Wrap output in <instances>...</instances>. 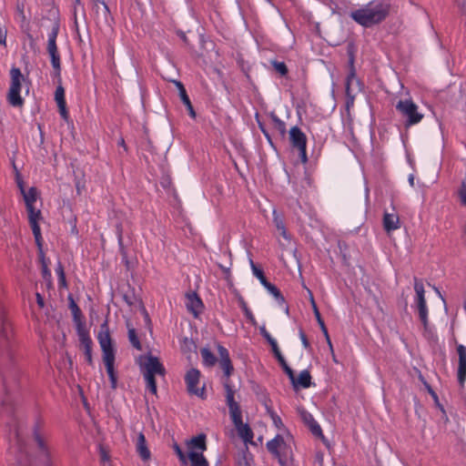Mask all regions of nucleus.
Instances as JSON below:
<instances>
[{
	"mask_svg": "<svg viewBox=\"0 0 466 466\" xmlns=\"http://www.w3.org/2000/svg\"><path fill=\"white\" fill-rule=\"evenodd\" d=\"M391 12V5L386 0H372L350 15L352 20L364 27H371L383 22Z\"/></svg>",
	"mask_w": 466,
	"mask_h": 466,
	"instance_id": "f257e3e1",
	"label": "nucleus"
},
{
	"mask_svg": "<svg viewBox=\"0 0 466 466\" xmlns=\"http://www.w3.org/2000/svg\"><path fill=\"white\" fill-rule=\"evenodd\" d=\"M97 340L103 353V361L106 366V372L111 381V387L115 389L116 387V376L115 373V348L110 336L109 328L107 321L105 320L101 326L100 330L97 334Z\"/></svg>",
	"mask_w": 466,
	"mask_h": 466,
	"instance_id": "f03ea898",
	"label": "nucleus"
},
{
	"mask_svg": "<svg viewBox=\"0 0 466 466\" xmlns=\"http://www.w3.org/2000/svg\"><path fill=\"white\" fill-rule=\"evenodd\" d=\"M141 373L147 383V388L152 394H157L156 375L164 376L165 368L157 357L152 355L140 356L138 360Z\"/></svg>",
	"mask_w": 466,
	"mask_h": 466,
	"instance_id": "7ed1b4c3",
	"label": "nucleus"
},
{
	"mask_svg": "<svg viewBox=\"0 0 466 466\" xmlns=\"http://www.w3.org/2000/svg\"><path fill=\"white\" fill-rule=\"evenodd\" d=\"M415 304L419 312V318L423 325L424 334L428 337L432 335L431 329L429 324L428 308L425 300V290L423 283L420 279L414 278Z\"/></svg>",
	"mask_w": 466,
	"mask_h": 466,
	"instance_id": "20e7f679",
	"label": "nucleus"
},
{
	"mask_svg": "<svg viewBox=\"0 0 466 466\" xmlns=\"http://www.w3.org/2000/svg\"><path fill=\"white\" fill-rule=\"evenodd\" d=\"M415 304L419 312V318L423 325L424 334L428 337L432 335L431 329L429 324L428 308L425 300V290L423 283L420 279L414 278Z\"/></svg>",
	"mask_w": 466,
	"mask_h": 466,
	"instance_id": "39448f33",
	"label": "nucleus"
},
{
	"mask_svg": "<svg viewBox=\"0 0 466 466\" xmlns=\"http://www.w3.org/2000/svg\"><path fill=\"white\" fill-rule=\"evenodd\" d=\"M11 83L7 94V100L13 106H22L24 100L20 96L22 81H24V76L17 67H13L10 70Z\"/></svg>",
	"mask_w": 466,
	"mask_h": 466,
	"instance_id": "423d86ee",
	"label": "nucleus"
},
{
	"mask_svg": "<svg viewBox=\"0 0 466 466\" xmlns=\"http://www.w3.org/2000/svg\"><path fill=\"white\" fill-rule=\"evenodd\" d=\"M396 109L406 118L407 126L416 125L423 118V114L419 112L418 106L411 99L400 100Z\"/></svg>",
	"mask_w": 466,
	"mask_h": 466,
	"instance_id": "0eeeda50",
	"label": "nucleus"
},
{
	"mask_svg": "<svg viewBox=\"0 0 466 466\" xmlns=\"http://www.w3.org/2000/svg\"><path fill=\"white\" fill-rule=\"evenodd\" d=\"M267 448L282 466L288 464L289 459L291 456V449L288 447L282 436L277 435L273 440L269 441L267 443Z\"/></svg>",
	"mask_w": 466,
	"mask_h": 466,
	"instance_id": "6e6552de",
	"label": "nucleus"
},
{
	"mask_svg": "<svg viewBox=\"0 0 466 466\" xmlns=\"http://www.w3.org/2000/svg\"><path fill=\"white\" fill-rule=\"evenodd\" d=\"M58 34V25H55L48 35L47 41V52L51 58L52 66L56 72V76L60 75L61 65H60V56L58 54L57 46H56V36Z\"/></svg>",
	"mask_w": 466,
	"mask_h": 466,
	"instance_id": "1a4fd4ad",
	"label": "nucleus"
},
{
	"mask_svg": "<svg viewBox=\"0 0 466 466\" xmlns=\"http://www.w3.org/2000/svg\"><path fill=\"white\" fill-rule=\"evenodd\" d=\"M289 140L292 147L298 148L302 162H307V137L306 135L298 127H293L289 130Z\"/></svg>",
	"mask_w": 466,
	"mask_h": 466,
	"instance_id": "9d476101",
	"label": "nucleus"
},
{
	"mask_svg": "<svg viewBox=\"0 0 466 466\" xmlns=\"http://www.w3.org/2000/svg\"><path fill=\"white\" fill-rule=\"evenodd\" d=\"M200 372L197 369H190L186 376L185 380L187 383V389L190 394L197 395L198 397L204 398L205 395V388H198V384L199 383Z\"/></svg>",
	"mask_w": 466,
	"mask_h": 466,
	"instance_id": "9b49d317",
	"label": "nucleus"
},
{
	"mask_svg": "<svg viewBox=\"0 0 466 466\" xmlns=\"http://www.w3.org/2000/svg\"><path fill=\"white\" fill-rule=\"evenodd\" d=\"M360 91V83L357 78L354 70H351L349 74L346 81V107L349 110L354 104V98L358 92Z\"/></svg>",
	"mask_w": 466,
	"mask_h": 466,
	"instance_id": "f8f14e48",
	"label": "nucleus"
},
{
	"mask_svg": "<svg viewBox=\"0 0 466 466\" xmlns=\"http://www.w3.org/2000/svg\"><path fill=\"white\" fill-rule=\"evenodd\" d=\"M28 213V220L35 236L36 243L40 246L41 241V229L38 225V221L41 219V211L35 208V206H30L26 208Z\"/></svg>",
	"mask_w": 466,
	"mask_h": 466,
	"instance_id": "ddd939ff",
	"label": "nucleus"
},
{
	"mask_svg": "<svg viewBox=\"0 0 466 466\" xmlns=\"http://www.w3.org/2000/svg\"><path fill=\"white\" fill-rule=\"evenodd\" d=\"M456 350L458 354V381L461 386H463L466 380V347L459 344Z\"/></svg>",
	"mask_w": 466,
	"mask_h": 466,
	"instance_id": "4468645a",
	"label": "nucleus"
},
{
	"mask_svg": "<svg viewBox=\"0 0 466 466\" xmlns=\"http://www.w3.org/2000/svg\"><path fill=\"white\" fill-rule=\"evenodd\" d=\"M298 411L301 420L307 424L311 432L316 436H322V431L320 426L315 421L313 416L302 408H299Z\"/></svg>",
	"mask_w": 466,
	"mask_h": 466,
	"instance_id": "2eb2a0df",
	"label": "nucleus"
},
{
	"mask_svg": "<svg viewBox=\"0 0 466 466\" xmlns=\"http://www.w3.org/2000/svg\"><path fill=\"white\" fill-rule=\"evenodd\" d=\"M383 228L389 234L400 228V217L396 212H385L383 215Z\"/></svg>",
	"mask_w": 466,
	"mask_h": 466,
	"instance_id": "dca6fc26",
	"label": "nucleus"
},
{
	"mask_svg": "<svg viewBox=\"0 0 466 466\" xmlns=\"http://www.w3.org/2000/svg\"><path fill=\"white\" fill-rule=\"evenodd\" d=\"M309 300H310V303H311V306H312V309L314 311V315L317 319V321L323 332V334L325 335L326 339H327V341L330 347V349H332V344H331V341H330V339H329V333H328V329L325 326V323L323 321V319H321V316H320V313L319 311V309L317 307V304L315 302V299L313 298V295H312V292L310 290H309Z\"/></svg>",
	"mask_w": 466,
	"mask_h": 466,
	"instance_id": "f3484780",
	"label": "nucleus"
},
{
	"mask_svg": "<svg viewBox=\"0 0 466 466\" xmlns=\"http://www.w3.org/2000/svg\"><path fill=\"white\" fill-rule=\"evenodd\" d=\"M186 305L188 311L192 312L195 316H198L202 309V301L196 293L187 294Z\"/></svg>",
	"mask_w": 466,
	"mask_h": 466,
	"instance_id": "a211bd4d",
	"label": "nucleus"
},
{
	"mask_svg": "<svg viewBox=\"0 0 466 466\" xmlns=\"http://www.w3.org/2000/svg\"><path fill=\"white\" fill-rule=\"evenodd\" d=\"M136 449L143 461H148L150 459L151 453L147 448L145 435L142 432L138 433Z\"/></svg>",
	"mask_w": 466,
	"mask_h": 466,
	"instance_id": "6ab92c4d",
	"label": "nucleus"
},
{
	"mask_svg": "<svg viewBox=\"0 0 466 466\" xmlns=\"http://www.w3.org/2000/svg\"><path fill=\"white\" fill-rule=\"evenodd\" d=\"M239 437L245 441H251L253 439V432L248 424L243 423L242 420L234 423Z\"/></svg>",
	"mask_w": 466,
	"mask_h": 466,
	"instance_id": "aec40b11",
	"label": "nucleus"
},
{
	"mask_svg": "<svg viewBox=\"0 0 466 466\" xmlns=\"http://www.w3.org/2000/svg\"><path fill=\"white\" fill-rule=\"evenodd\" d=\"M311 384V376L309 370H302L298 378H295V383H292L293 387L295 389L301 387V388H309Z\"/></svg>",
	"mask_w": 466,
	"mask_h": 466,
	"instance_id": "412c9836",
	"label": "nucleus"
},
{
	"mask_svg": "<svg viewBox=\"0 0 466 466\" xmlns=\"http://www.w3.org/2000/svg\"><path fill=\"white\" fill-rule=\"evenodd\" d=\"M187 445L190 451L199 450V453H202L204 451L207 450L206 436L204 434H199L192 438L187 443Z\"/></svg>",
	"mask_w": 466,
	"mask_h": 466,
	"instance_id": "4be33fe9",
	"label": "nucleus"
},
{
	"mask_svg": "<svg viewBox=\"0 0 466 466\" xmlns=\"http://www.w3.org/2000/svg\"><path fill=\"white\" fill-rule=\"evenodd\" d=\"M20 189L23 194L26 208L30 206H35V202L38 197L36 188L31 187L27 191H25L24 187L20 185Z\"/></svg>",
	"mask_w": 466,
	"mask_h": 466,
	"instance_id": "5701e85b",
	"label": "nucleus"
},
{
	"mask_svg": "<svg viewBox=\"0 0 466 466\" xmlns=\"http://www.w3.org/2000/svg\"><path fill=\"white\" fill-rule=\"evenodd\" d=\"M81 344L83 346V349H84V353H85V358H86V360L87 361L88 364H92V354H91V350H92V340L90 339V338L85 336V335H82L81 336Z\"/></svg>",
	"mask_w": 466,
	"mask_h": 466,
	"instance_id": "b1692460",
	"label": "nucleus"
},
{
	"mask_svg": "<svg viewBox=\"0 0 466 466\" xmlns=\"http://www.w3.org/2000/svg\"><path fill=\"white\" fill-rule=\"evenodd\" d=\"M188 458L191 461L192 466H208V463L204 457L203 453H199L195 451H190L188 453Z\"/></svg>",
	"mask_w": 466,
	"mask_h": 466,
	"instance_id": "393cba45",
	"label": "nucleus"
},
{
	"mask_svg": "<svg viewBox=\"0 0 466 466\" xmlns=\"http://www.w3.org/2000/svg\"><path fill=\"white\" fill-rule=\"evenodd\" d=\"M273 222L279 231V233L286 239L289 238L284 222L282 218L277 213L276 210L273 211Z\"/></svg>",
	"mask_w": 466,
	"mask_h": 466,
	"instance_id": "a878e982",
	"label": "nucleus"
},
{
	"mask_svg": "<svg viewBox=\"0 0 466 466\" xmlns=\"http://www.w3.org/2000/svg\"><path fill=\"white\" fill-rule=\"evenodd\" d=\"M200 352H201V357L203 359V363L206 366L211 367V366L215 365V363L217 361V358L208 349L203 348V349H201Z\"/></svg>",
	"mask_w": 466,
	"mask_h": 466,
	"instance_id": "bb28decb",
	"label": "nucleus"
},
{
	"mask_svg": "<svg viewBox=\"0 0 466 466\" xmlns=\"http://www.w3.org/2000/svg\"><path fill=\"white\" fill-rule=\"evenodd\" d=\"M127 326L128 329V339L130 343L134 348L140 350L142 347L136 329L129 324V322L127 323Z\"/></svg>",
	"mask_w": 466,
	"mask_h": 466,
	"instance_id": "cd10ccee",
	"label": "nucleus"
},
{
	"mask_svg": "<svg viewBox=\"0 0 466 466\" xmlns=\"http://www.w3.org/2000/svg\"><path fill=\"white\" fill-rule=\"evenodd\" d=\"M228 410L233 423L242 420L241 410L238 403L231 405L228 407Z\"/></svg>",
	"mask_w": 466,
	"mask_h": 466,
	"instance_id": "c85d7f7f",
	"label": "nucleus"
},
{
	"mask_svg": "<svg viewBox=\"0 0 466 466\" xmlns=\"http://www.w3.org/2000/svg\"><path fill=\"white\" fill-rule=\"evenodd\" d=\"M174 83L178 89L179 96L183 104L185 106H189L191 102L182 83L176 80L174 81Z\"/></svg>",
	"mask_w": 466,
	"mask_h": 466,
	"instance_id": "c756f323",
	"label": "nucleus"
},
{
	"mask_svg": "<svg viewBox=\"0 0 466 466\" xmlns=\"http://www.w3.org/2000/svg\"><path fill=\"white\" fill-rule=\"evenodd\" d=\"M224 387L226 390V401L228 406L230 407L233 404H238V402L234 400L235 392L228 381L224 382Z\"/></svg>",
	"mask_w": 466,
	"mask_h": 466,
	"instance_id": "7c9ffc66",
	"label": "nucleus"
},
{
	"mask_svg": "<svg viewBox=\"0 0 466 466\" xmlns=\"http://www.w3.org/2000/svg\"><path fill=\"white\" fill-rule=\"evenodd\" d=\"M271 119L274 124V127L280 133L281 136L286 134V124L284 121L279 119L276 115H271Z\"/></svg>",
	"mask_w": 466,
	"mask_h": 466,
	"instance_id": "2f4dec72",
	"label": "nucleus"
},
{
	"mask_svg": "<svg viewBox=\"0 0 466 466\" xmlns=\"http://www.w3.org/2000/svg\"><path fill=\"white\" fill-rule=\"evenodd\" d=\"M263 286H264V287L267 289V290H268V291L272 296H274L277 299H279V300H281V301H283V300H284L283 297H282V296H281V294H280V291L279 290V289H278L275 285H273V284H271V283H269V282L268 281V282H267L266 284H264Z\"/></svg>",
	"mask_w": 466,
	"mask_h": 466,
	"instance_id": "473e14b6",
	"label": "nucleus"
},
{
	"mask_svg": "<svg viewBox=\"0 0 466 466\" xmlns=\"http://www.w3.org/2000/svg\"><path fill=\"white\" fill-rule=\"evenodd\" d=\"M267 410L273 421V424L278 429H282L284 427V424H283L280 417L279 415H277L269 407H267Z\"/></svg>",
	"mask_w": 466,
	"mask_h": 466,
	"instance_id": "72a5a7b5",
	"label": "nucleus"
},
{
	"mask_svg": "<svg viewBox=\"0 0 466 466\" xmlns=\"http://www.w3.org/2000/svg\"><path fill=\"white\" fill-rule=\"evenodd\" d=\"M250 264H251V268H252L253 274L259 279V281L262 285L266 284L268 282V280L265 278L263 271L261 269H259L258 268H257V266L254 264V262L252 260L250 261Z\"/></svg>",
	"mask_w": 466,
	"mask_h": 466,
	"instance_id": "f704fd0d",
	"label": "nucleus"
},
{
	"mask_svg": "<svg viewBox=\"0 0 466 466\" xmlns=\"http://www.w3.org/2000/svg\"><path fill=\"white\" fill-rule=\"evenodd\" d=\"M55 99L57 105L66 103L65 90L61 86H57L56 89Z\"/></svg>",
	"mask_w": 466,
	"mask_h": 466,
	"instance_id": "c9c22d12",
	"label": "nucleus"
},
{
	"mask_svg": "<svg viewBox=\"0 0 466 466\" xmlns=\"http://www.w3.org/2000/svg\"><path fill=\"white\" fill-rule=\"evenodd\" d=\"M272 66H274L275 70L279 73L281 76H286L288 73L287 66L284 62H279V61H272Z\"/></svg>",
	"mask_w": 466,
	"mask_h": 466,
	"instance_id": "e433bc0d",
	"label": "nucleus"
},
{
	"mask_svg": "<svg viewBox=\"0 0 466 466\" xmlns=\"http://www.w3.org/2000/svg\"><path fill=\"white\" fill-rule=\"evenodd\" d=\"M35 441L39 447V449L43 451V453L48 458L49 452L46 447V444L43 438H41L38 434H35Z\"/></svg>",
	"mask_w": 466,
	"mask_h": 466,
	"instance_id": "4c0bfd02",
	"label": "nucleus"
},
{
	"mask_svg": "<svg viewBox=\"0 0 466 466\" xmlns=\"http://www.w3.org/2000/svg\"><path fill=\"white\" fill-rule=\"evenodd\" d=\"M221 369L223 370L225 375L228 377L233 370L230 360H226L220 361Z\"/></svg>",
	"mask_w": 466,
	"mask_h": 466,
	"instance_id": "58836bf2",
	"label": "nucleus"
},
{
	"mask_svg": "<svg viewBox=\"0 0 466 466\" xmlns=\"http://www.w3.org/2000/svg\"><path fill=\"white\" fill-rule=\"evenodd\" d=\"M174 451H176L177 455L178 456L179 460L183 462V463H187V458H186V455L185 453L182 451V450L180 449L179 445L175 443L174 446Z\"/></svg>",
	"mask_w": 466,
	"mask_h": 466,
	"instance_id": "ea45409f",
	"label": "nucleus"
},
{
	"mask_svg": "<svg viewBox=\"0 0 466 466\" xmlns=\"http://www.w3.org/2000/svg\"><path fill=\"white\" fill-rule=\"evenodd\" d=\"M218 354L220 356V361L222 360H230L229 359V354H228V351L226 348H224L223 346H218Z\"/></svg>",
	"mask_w": 466,
	"mask_h": 466,
	"instance_id": "a19ab883",
	"label": "nucleus"
},
{
	"mask_svg": "<svg viewBox=\"0 0 466 466\" xmlns=\"http://www.w3.org/2000/svg\"><path fill=\"white\" fill-rule=\"evenodd\" d=\"M459 194L461 203L466 206V181L462 182Z\"/></svg>",
	"mask_w": 466,
	"mask_h": 466,
	"instance_id": "79ce46f5",
	"label": "nucleus"
},
{
	"mask_svg": "<svg viewBox=\"0 0 466 466\" xmlns=\"http://www.w3.org/2000/svg\"><path fill=\"white\" fill-rule=\"evenodd\" d=\"M58 108H59V113L61 115V116L64 118V119H67L68 118V112L66 110V103L64 104H60V105H57Z\"/></svg>",
	"mask_w": 466,
	"mask_h": 466,
	"instance_id": "37998d69",
	"label": "nucleus"
},
{
	"mask_svg": "<svg viewBox=\"0 0 466 466\" xmlns=\"http://www.w3.org/2000/svg\"><path fill=\"white\" fill-rule=\"evenodd\" d=\"M260 333L268 340L269 344H271V341H276V339L270 336V334L267 331V329L264 327L260 328Z\"/></svg>",
	"mask_w": 466,
	"mask_h": 466,
	"instance_id": "c03bdc74",
	"label": "nucleus"
},
{
	"mask_svg": "<svg viewBox=\"0 0 466 466\" xmlns=\"http://www.w3.org/2000/svg\"><path fill=\"white\" fill-rule=\"evenodd\" d=\"M270 346H271L272 351L277 359L279 358V356H282V354L279 349L277 341H271Z\"/></svg>",
	"mask_w": 466,
	"mask_h": 466,
	"instance_id": "a18cd8bd",
	"label": "nucleus"
},
{
	"mask_svg": "<svg viewBox=\"0 0 466 466\" xmlns=\"http://www.w3.org/2000/svg\"><path fill=\"white\" fill-rule=\"evenodd\" d=\"M99 454H100V458L103 461H107L109 460V455H108L107 451L102 446L99 447Z\"/></svg>",
	"mask_w": 466,
	"mask_h": 466,
	"instance_id": "49530a36",
	"label": "nucleus"
},
{
	"mask_svg": "<svg viewBox=\"0 0 466 466\" xmlns=\"http://www.w3.org/2000/svg\"><path fill=\"white\" fill-rule=\"evenodd\" d=\"M285 370V372L287 373V375L289 376L291 383H295V374L293 372V370H291V368L289 366V367H286L285 369H283Z\"/></svg>",
	"mask_w": 466,
	"mask_h": 466,
	"instance_id": "de8ad7c7",
	"label": "nucleus"
},
{
	"mask_svg": "<svg viewBox=\"0 0 466 466\" xmlns=\"http://www.w3.org/2000/svg\"><path fill=\"white\" fill-rule=\"evenodd\" d=\"M299 337H300V339H301V342H302L304 348L309 349V343L308 341V339H307L305 333L302 330L299 331Z\"/></svg>",
	"mask_w": 466,
	"mask_h": 466,
	"instance_id": "09e8293b",
	"label": "nucleus"
},
{
	"mask_svg": "<svg viewBox=\"0 0 466 466\" xmlns=\"http://www.w3.org/2000/svg\"><path fill=\"white\" fill-rule=\"evenodd\" d=\"M56 272L58 273L59 275V279H60V281L65 284V273H64V269L62 268L61 265L58 266V268H56Z\"/></svg>",
	"mask_w": 466,
	"mask_h": 466,
	"instance_id": "8fccbe9b",
	"label": "nucleus"
},
{
	"mask_svg": "<svg viewBox=\"0 0 466 466\" xmlns=\"http://www.w3.org/2000/svg\"><path fill=\"white\" fill-rule=\"evenodd\" d=\"M71 309H72L75 317H76L77 314L80 312L79 308L77 307V305L73 300L71 302Z\"/></svg>",
	"mask_w": 466,
	"mask_h": 466,
	"instance_id": "3c124183",
	"label": "nucleus"
},
{
	"mask_svg": "<svg viewBox=\"0 0 466 466\" xmlns=\"http://www.w3.org/2000/svg\"><path fill=\"white\" fill-rule=\"evenodd\" d=\"M187 110H188V114L191 117L195 118L196 117V112L193 108V106L192 104L190 103L189 106H186Z\"/></svg>",
	"mask_w": 466,
	"mask_h": 466,
	"instance_id": "603ef678",
	"label": "nucleus"
},
{
	"mask_svg": "<svg viewBox=\"0 0 466 466\" xmlns=\"http://www.w3.org/2000/svg\"><path fill=\"white\" fill-rule=\"evenodd\" d=\"M277 360H279V364L281 365V367L283 369H285L286 367H289V365L287 364L283 356H279V358H278Z\"/></svg>",
	"mask_w": 466,
	"mask_h": 466,
	"instance_id": "864d4df0",
	"label": "nucleus"
},
{
	"mask_svg": "<svg viewBox=\"0 0 466 466\" xmlns=\"http://www.w3.org/2000/svg\"><path fill=\"white\" fill-rule=\"evenodd\" d=\"M36 300H37V304L40 307H44V299L42 298V296L39 293H36Z\"/></svg>",
	"mask_w": 466,
	"mask_h": 466,
	"instance_id": "5fc2aeb1",
	"label": "nucleus"
},
{
	"mask_svg": "<svg viewBox=\"0 0 466 466\" xmlns=\"http://www.w3.org/2000/svg\"><path fill=\"white\" fill-rule=\"evenodd\" d=\"M118 146L123 147L125 150H127L126 143L123 137H121L118 141Z\"/></svg>",
	"mask_w": 466,
	"mask_h": 466,
	"instance_id": "6e6d98bb",
	"label": "nucleus"
},
{
	"mask_svg": "<svg viewBox=\"0 0 466 466\" xmlns=\"http://www.w3.org/2000/svg\"><path fill=\"white\" fill-rule=\"evenodd\" d=\"M409 181H410V184L411 186H413V181H414L413 176H410V177Z\"/></svg>",
	"mask_w": 466,
	"mask_h": 466,
	"instance_id": "4d7b16f0",
	"label": "nucleus"
},
{
	"mask_svg": "<svg viewBox=\"0 0 466 466\" xmlns=\"http://www.w3.org/2000/svg\"><path fill=\"white\" fill-rule=\"evenodd\" d=\"M143 312H144V314H145L146 319H147V320H149L148 314L147 313V311H146V309H143Z\"/></svg>",
	"mask_w": 466,
	"mask_h": 466,
	"instance_id": "13d9d810",
	"label": "nucleus"
},
{
	"mask_svg": "<svg viewBox=\"0 0 466 466\" xmlns=\"http://www.w3.org/2000/svg\"><path fill=\"white\" fill-rule=\"evenodd\" d=\"M180 36H181V38H182L184 41H187V37H186V35H185V34H184V33H181V34H180Z\"/></svg>",
	"mask_w": 466,
	"mask_h": 466,
	"instance_id": "bf43d9fd",
	"label": "nucleus"
},
{
	"mask_svg": "<svg viewBox=\"0 0 466 466\" xmlns=\"http://www.w3.org/2000/svg\"><path fill=\"white\" fill-rule=\"evenodd\" d=\"M118 239H119V242L122 241V235L121 234H119Z\"/></svg>",
	"mask_w": 466,
	"mask_h": 466,
	"instance_id": "052dcab7",
	"label": "nucleus"
},
{
	"mask_svg": "<svg viewBox=\"0 0 466 466\" xmlns=\"http://www.w3.org/2000/svg\"><path fill=\"white\" fill-rule=\"evenodd\" d=\"M221 268H222L225 272H228V268H223V267H221Z\"/></svg>",
	"mask_w": 466,
	"mask_h": 466,
	"instance_id": "680f3d73",
	"label": "nucleus"
},
{
	"mask_svg": "<svg viewBox=\"0 0 466 466\" xmlns=\"http://www.w3.org/2000/svg\"><path fill=\"white\" fill-rule=\"evenodd\" d=\"M184 341H185V343L189 342L187 339H185V340H184Z\"/></svg>",
	"mask_w": 466,
	"mask_h": 466,
	"instance_id": "e2e57ef3",
	"label": "nucleus"
}]
</instances>
